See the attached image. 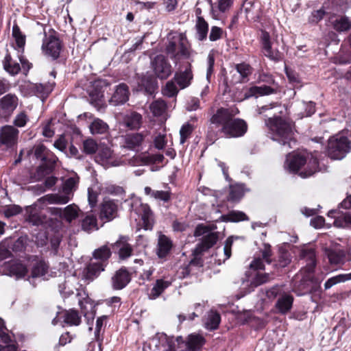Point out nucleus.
Wrapping results in <instances>:
<instances>
[{
    "label": "nucleus",
    "instance_id": "f3484780",
    "mask_svg": "<svg viewBox=\"0 0 351 351\" xmlns=\"http://www.w3.org/2000/svg\"><path fill=\"white\" fill-rule=\"evenodd\" d=\"M130 90L127 84L121 83L116 86L109 102L113 106L125 104L129 99Z\"/></svg>",
    "mask_w": 351,
    "mask_h": 351
},
{
    "label": "nucleus",
    "instance_id": "2f4dec72",
    "mask_svg": "<svg viewBox=\"0 0 351 351\" xmlns=\"http://www.w3.org/2000/svg\"><path fill=\"white\" fill-rule=\"evenodd\" d=\"M145 194L157 201H161L167 203L171 200V193L167 191L153 190L149 186H145L144 189Z\"/></svg>",
    "mask_w": 351,
    "mask_h": 351
},
{
    "label": "nucleus",
    "instance_id": "39448f33",
    "mask_svg": "<svg viewBox=\"0 0 351 351\" xmlns=\"http://www.w3.org/2000/svg\"><path fill=\"white\" fill-rule=\"evenodd\" d=\"M34 156L42 162V164L37 169L38 176H41L49 173L54 168L58 160L56 156L43 145L35 147Z\"/></svg>",
    "mask_w": 351,
    "mask_h": 351
},
{
    "label": "nucleus",
    "instance_id": "ea45409f",
    "mask_svg": "<svg viewBox=\"0 0 351 351\" xmlns=\"http://www.w3.org/2000/svg\"><path fill=\"white\" fill-rule=\"evenodd\" d=\"M31 90L37 97L43 98L47 97L52 90L53 85L51 84H34L30 87Z\"/></svg>",
    "mask_w": 351,
    "mask_h": 351
},
{
    "label": "nucleus",
    "instance_id": "aec40b11",
    "mask_svg": "<svg viewBox=\"0 0 351 351\" xmlns=\"http://www.w3.org/2000/svg\"><path fill=\"white\" fill-rule=\"evenodd\" d=\"M138 90L152 95L158 88L156 79L151 74L143 75L138 82Z\"/></svg>",
    "mask_w": 351,
    "mask_h": 351
},
{
    "label": "nucleus",
    "instance_id": "de8ad7c7",
    "mask_svg": "<svg viewBox=\"0 0 351 351\" xmlns=\"http://www.w3.org/2000/svg\"><path fill=\"white\" fill-rule=\"evenodd\" d=\"M82 228L87 232L98 230L96 217L93 214L87 215L82 220Z\"/></svg>",
    "mask_w": 351,
    "mask_h": 351
},
{
    "label": "nucleus",
    "instance_id": "f257e3e1",
    "mask_svg": "<svg viewBox=\"0 0 351 351\" xmlns=\"http://www.w3.org/2000/svg\"><path fill=\"white\" fill-rule=\"evenodd\" d=\"M238 112L237 109L220 108L212 115L207 130V138L211 143L221 134L226 138H238L246 133V123L243 119L234 118Z\"/></svg>",
    "mask_w": 351,
    "mask_h": 351
},
{
    "label": "nucleus",
    "instance_id": "9b49d317",
    "mask_svg": "<svg viewBox=\"0 0 351 351\" xmlns=\"http://www.w3.org/2000/svg\"><path fill=\"white\" fill-rule=\"evenodd\" d=\"M132 209L141 217L145 229H152L154 226V214L148 204L136 201L132 205Z\"/></svg>",
    "mask_w": 351,
    "mask_h": 351
},
{
    "label": "nucleus",
    "instance_id": "c03bdc74",
    "mask_svg": "<svg viewBox=\"0 0 351 351\" xmlns=\"http://www.w3.org/2000/svg\"><path fill=\"white\" fill-rule=\"evenodd\" d=\"M4 69L12 75L19 73L21 67L19 63L12 60L10 53H7L3 61Z\"/></svg>",
    "mask_w": 351,
    "mask_h": 351
},
{
    "label": "nucleus",
    "instance_id": "774afa93",
    "mask_svg": "<svg viewBox=\"0 0 351 351\" xmlns=\"http://www.w3.org/2000/svg\"><path fill=\"white\" fill-rule=\"evenodd\" d=\"M224 34L223 30L217 26H213L209 34V40L212 42L221 39Z\"/></svg>",
    "mask_w": 351,
    "mask_h": 351
},
{
    "label": "nucleus",
    "instance_id": "b1692460",
    "mask_svg": "<svg viewBox=\"0 0 351 351\" xmlns=\"http://www.w3.org/2000/svg\"><path fill=\"white\" fill-rule=\"evenodd\" d=\"M193 79L191 64L188 62L184 70L177 72L174 76V80L181 89L190 85Z\"/></svg>",
    "mask_w": 351,
    "mask_h": 351
},
{
    "label": "nucleus",
    "instance_id": "6e6552de",
    "mask_svg": "<svg viewBox=\"0 0 351 351\" xmlns=\"http://www.w3.org/2000/svg\"><path fill=\"white\" fill-rule=\"evenodd\" d=\"M78 180L77 176L70 177L63 184L62 193L47 195L43 198L50 204H65L72 198L73 191L77 189Z\"/></svg>",
    "mask_w": 351,
    "mask_h": 351
},
{
    "label": "nucleus",
    "instance_id": "3c124183",
    "mask_svg": "<svg viewBox=\"0 0 351 351\" xmlns=\"http://www.w3.org/2000/svg\"><path fill=\"white\" fill-rule=\"evenodd\" d=\"M48 265L44 261H38L34 264L32 269V278L44 277L48 271Z\"/></svg>",
    "mask_w": 351,
    "mask_h": 351
},
{
    "label": "nucleus",
    "instance_id": "393cba45",
    "mask_svg": "<svg viewBox=\"0 0 351 351\" xmlns=\"http://www.w3.org/2000/svg\"><path fill=\"white\" fill-rule=\"evenodd\" d=\"M28 238L27 236H21L14 241L12 239H6L1 243L0 250L3 247L8 246L14 252H22L25 250Z\"/></svg>",
    "mask_w": 351,
    "mask_h": 351
},
{
    "label": "nucleus",
    "instance_id": "bb28decb",
    "mask_svg": "<svg viewBox=\"0 0 351 351\" xmlns=\"http://www.w3.org/2000/svg\"><path fill=\"white\" fill-rule=\"evenodd\" d=\"M173 247L171 240L165 234L160 233L158 239L157 255L159 258H165L169 255Z\"/></svg>",
    "mask_w": 351,
    "mask_h": 351
},
{
    "label": "nucleus",
    "instance_id": "c85d7f7f",
    "mask_svg": "<svg viewBox=\"0 0 351 351\" xmlns=\"http://www.w3.org/2000/svg\"><path fill=\"white\" fill-rule=\"evenodd\" d=\"M97 160L107 165L117 167L121 165V162L112 158V152L107 147H100L97 149Z\"/></svg>",
    "mask_w": 351,
    "mask_h": 351
},
{
    "label": "nucleus",
    "instance_id": "13d9d810",
    "mask_svg": "<svg viewBox=\"0 0 351 351\" xmlns=\"http://www.w3.org/2000/svg\"><path fill=\"white\" fill-rule=\"evenodd\" d=\"M149 108L154 116H160L166 110V104L163 100H156L150 104Z\"/></svg>",
    "mask_w": 351,
    "mask_h": 351
},
{
    "label": "nucleus",
    "instance_id": "0eeeda50",
    "mask_svg": "<svg viewBox=\"0 0 351 351\" xmlns=\"http://www.w3.org/2000/svg\"><path fill=\"white\" fill-rule=\"evenodd\" d=\"M311 273L303 275L296 274L292 280V290L298 295H303L310 292H315L319 287V282L311 277Z\"/></svg>",
    "mask_w": 351,
    "mask_h": 351
},
{
    "label": "nucleus",
    "instance_id": "69168bd1",
    "mask_svg": "<svg viewBox=\"0 0 351 351\" xmlns=\"http://www.w3.org/2000/svg\"><path fill=\"white\" fill-rule=\"evenodd\" d=\"M162 91L165 95L171 97L177 95L178 89L173 81H169L166 84Z\"/></svg>",
    "mask_w": 351,
    "mask_h": 351
},
{
    "label": "nucleus",
    "instance_id": "8fccbe9b",
    "mask_svg": "<svg viewBox=\"0 0 351 351\" xmlns=\"http://www.w3.org/2000/svg\"><path fill=\"white\" fill-rule=\"evenodd\" d=\"M350 280H351V273L339 274L335 276H332L326 281L324 283V289L326 290L329 289L338 283L344 282Z\"/></svg>",
    "mask_w": 351,
    "mask_h": 351
},
{
    "label": "nucleus",
    "instance_id": "5fc2aeb1",
    "mask_svg": "<svg viewBox=\"0 0 351 351\" xmlns=\"http://www.w3.org/2000/svg\"><path fill=\"white\" fill-rule=\"evenodd\" d=\"M334 225L338 228H351V213L341 214L337 217Z\"/></svg>",
    "mask_w": 351,
    "mask_h": 351
},
{
    "label": "nucleus",
    "instance_id": "72a5a7b5",
    "mask_svg": "<svg viewBox=\"0 0 351 351\" xmlns=\"http://www.w3.org/2000/svg\"><path fill=\"white\" fill-rule=\"evenodd\" d=\"M142 122V116L136 112H132L125 115L123 118L124 125L130 130L139 128Z\"/></svg>",
    "mask_w": 351,
    "mask_h": 351
},
{
    "label": "nucleus",
    "instance_id": "0e129e2a",
    "mask_svg": "<svg viewBox=\"0 0 351 351\" xmlns=\"http://www.w3.org/2000/svg\"><path fill=\"white\" fill-rule=\"evenodd\" d=\"M90 103L95 106H99L103 101L104 94L101 90H95L90 93Z\"/></svg>",
    "mask_w": 351,
    "mask_h": 351
},
{
    "label": "nucleus",
    "instance_id": "423d86ee",
    "mask_svg": "<svg viewBox=\"0 0 351 351\" xmlns=\"http://www.w3.org/2000/svg\"><path fill=\"white\" fill-rule=\"evenodd\" d=\"M350 142L341 135H336L328 140L327 152L330 158L334 160L343 158L350 152Z\"/></svg>",
    "mask_w": 351,
    "mask_h": 351
},
{
    "label": "nucleus",
    "instance_id": "58836bf2",
    "mask_svg": "<svg viewBox=\"0 0 351 351\" xmlns=\"http://www.w3.org/2000/svg\"><path fill=\"white\" fill-rule=\"evenodd\" d=\"M90 131L92 134H103L108 132V125L99 118H95L90 126Z\"/></svg>",
    "mask_w": 351,
    "mask_h": 351
},
{
    "label": "nucleus",
    "instance_id": "7c9ffc66",
    "mask_svg": "<svg viewBox=\"0 0 351 351\" xmlns=\"http://www.w3.org/2000/svg\"><path fill=\"white\" fill-rule=\"evenodd\" d=\"M325 255L331 265H341L345 263L346 254L339 249L326 248Z\"/></svg>",
    "mask_w": 351,
    "mask_h": 351
},
{
    "label": "nucleus",
    "instance_id": "a211bd4d",
    "mask_svg": "<svg viewBox=\"0 0 351 351\" xmlns=\"http://www.w3.org/2000/svg\"><path fill=\"white\" fill-rule=\"evenodd\" d=\"M61 319H63L64 324L69 326H78L81 323V317L78 312L73 309L59 313L52 320V324L56 325Z\"/></svg>",
    "mask_w": 351,
    "mask_h": 351
},
{
    "label": "nucleus",
    "instance_id": "412c9836",
    "mask_svg": "<svg viewBox=\"0 0 351 351\" xmlns=\"http://www.w3.org/2000/svg\"><path fill=\"white\" fill-rule=\"evenodd\" d=\"M143 141L144 136L141 133L128 134L123 137V144L122 146L128 149L138 152L142 148Z\"/></svg>",
    "mask_w": 351,
    "mask_h": 351
},
{
    "label": "nucleus",
    "instance_id": "a19ab883",
    "mask_svg": "<svg viewBox=\"0 0 351 351\" xmlns=\"http://www.w3.org/2000/svg\"><path fill=\"white\" fill-rule=\"evenodd\" d=\"M221 219L225 222H239L249 220L247 216L242 211L232 210L226 215L221 216Z\"/></svg>",
    "mask_w": 351,
    "mask_h": 351
},
{
    "label": "nucleus",
    "instance_id": "cd10ccee",
    "mask_svg": "<svg viewBox=\"0 0 351 351\" xmlns=\"http://www.w3.org/2000/svg\"><path fill=\"white\" fill-rule=\"evenodd\" d=\"M277 86L274 88L269 86H253L249 88L245 92V98L247 99L252 97H258V96L267 95L276 93Z\"/></svg>",
    "mask_w": 351,
    "mask_h": 351
},
{
    "label": "nucleus",
    "instance_id": "864d4df0",
    "mask_svg": "<svg viewBox=\"0 0 351 351\" xmlns=\"http://www.w3.org/2000/svg\"><path fill=\"white\" fill-rule=\"evenodd\" d=\"M335 29L338 32H345L351 29V19L344 16L337 19L334 24Z\"/></svg>",
    "mask_w": 351,
    "mask_h": 351
},
{
    "label": "nucleus",
    "instance_id": "4c0bfd02",
    "mask_svg": "<svg viewBox=\"0 0 351 351\" xmlns=\"http://www.w3.org/2000/svg\"><path fill=\"white\" fill-rule=\"evenodd\" d=\"M204 343V339L201 335L191 334L187 338L186 343H185V350L195 351L199 349Z\"/></svg>",
    "mask_w": 351,
    "mask_h": 351
},
{
    "label": "nucleus",
    "instance_id": "f8f14e48",
    "mask_svg": "<svg viewBox=\"0 0 351 351\" xmlns=\"http://www.w3.org/2000/svg\"><path fill=\"white\" fill-rule=\"evenodd\" d=\"M152 66L158 78L167 79L171 73V66L163 55L156 56L152 60Z\"/></svg>",
    "mask_w": 351,
    "mask_h": 351
},
{
    "label": "nucleus",
    "instance_id": "ddd939ff",
    "mask_svg": "<svg viewBox=\"0 0 351 351\" xmlns=\"http://www.w3.org/2000/svg\"><path fill=\"white\" fill-rule=\"evenodd\" d=\"M118 208V201L107 197L104 198L100 205V218L111 221L117 216Z\"/></svg>",
    "mask_w": 351,
    "mask_h": 351
},
{
    "label": "nucleus",
    "instance_id": "09e8293b",
    "mask_svg": "<svg viewBox=\"0 0 351 351\" xmlns=\"http://www.w3.org/2000/svg\"><path fill=\"white\" fill-rule=\"evenodd\" d=\"M220 321V315L216 311H211L208 313L204 325L208 330H215L218 328Z\"/></svg>",
    "mask_w": 351,
    "mask_h": 351
},
{
    "label": "nucleus",
    "instance_id": "20e7f679",
    "mask_svg": "<svg viewBox=\"0 0 351 351\" xmlns=\"http://www.w3.org/2000/svg\"><path fill=\"white\" fill-rule=\"evenodd\" d=\"M165 50L176 64L182 59L190 60L193 52L185 34L176 32L168 34Z\"/></svg>",
    "mask_w": 351,
    "mask_h": 351
},
{
    "label": "nucleus",
    "instance_id": "7ed1b4c3",
    "mask_svg": "<svg viewBox=\"0 0 351 351\" xmlns=\"http://www.w3.org/2000/svg\"><path fill=\"white\" fill-rule=\"evenodd\" d=\"M265 123L273 135V140L278 141L283 146L291 147L293 140L294 123L289 119L279 117L269 118Z\"/></svg>",
    "mask_w": 351,
    "mask_h": 351
},
{
    "label": "nucleus",
    "instance_id": "e2e57ef3",
    "mask_svg": "<svg viewBox=\"0 0 351 351\" xmlns=\"http://www.w3.org/2000/svg\"><path fill=\"white\" fill-rule=\"evenodd\" d=\"M218 237L215 233H208L202 241L203 247L208 249L213 246L217 241Z\"/></svg>",
    "mask_w": 351,
    "mask_h": 351
},
{
    "label": "nucleus",
    "instance_id": "680f3d73",
    "mask_svg": "<svg viewBox=\"0 0 351 351\" xmlns=\"http://www.w3.org/2000/svg\"><path fill=\"white\" fill-rule=\"evenodd\" d=\"M13 36L15 38L16 45L19 47V52H23V47L25 44V38L24 36L21 34L17 27H13Z\"/></svg>",
    "mask_w": 351,
    "mask_h": 351
},
{
    "label": "nucleus",
    "instance_id": "c756f323",
    "mask_svg": "<svg viewBox=\"0 0 351 351\" xmlns=\"http://www.w3.org/2000/svg\"><path fill=\"white\" fill-rule=\"evenodd\" d=\"M293 302V297L287 293H282L276 303V308L281 314L287 313L292 308Z\"/></svg>",
    "mask_w": 351,
    "mask_h": 351
},
{
    "label": "nucleus",
    "instance_id": "4d7b16f0",
    "mask_svg": "<svg viewBox=\"0 0 351 351\" xmlns=\"http://www.w3.org/2000/svg\"><path fill=\"white\" fill-rule=\"evenodd\" d=\"M152 342L155 343L156 346H157L158 342L166 343V345L164 346L165 348L164 351H176L175 346L171 344V341H170L164 333L158 334L156 338L154 339Z\"/></svg>",
    "mask_w": 351,
    "mask_h": 351
},
{
    "label": "nucleus",
    "instance_id": "79ce46f5",
    "mask_svg": "<svg viewBox=\"0 0 351 351\" xmlns=\"http://www.w3.org/2000/svg\"><path fill=\"white\" fill-rule=\"evenodd\" d=\"M193 309L194 311H193L191 313H189L187 315L184 314H180L178 317V319L180 323H182L184 321L189 319V320H193L195 317H199L201 315H202L204 311V304L203 303H195L193 305Z\"/></svg>",
    "mask_w": 351,
    "mask_h": 351
},
{
    "label": "nucleus",
    "instance_id": "9d476101",
    "mask_svg": "<svg viewBox=\"0 0 351 351\" xmlns=\"http://www.w3.org/2000/svg\"><path fill=\"white\" fill-rule=\"evenodd\" d=\"M252 71L253 69L249 64L245 62L235 64L230 72L231 75V82L233 84L247 82Z\"/></svg>",
    "mask_w": 351,
    "mask_h": 351
},
{
    "label": "nucleus",
    "instance_id": "603ef678",
    "mask_svg": "<svg viewBox=\"0 0 351 351\" xmlns=\"http://www.w3.org/2000/svg\"><path fill=\"white\" fill-rule=\"evenodd\" d=\"M28 215L27 216V220L34 226H39L45 222V218L38 214L37 210L35 208H29L27 210Z\"/></svg>",
    "mask_w": 351,
    "mask_h": 351
},
{
    "label": "nucleus",
    "instance_id": "5701e85b",
    "mask_svg": "<svg viewBox=\"0 0 351 351\" xmlns=\"http://www.w3.org/2000/svg\"><path fill=\"white\" fill-rule=\"evenodd\" d=\"M5 274L16 279L23 278L27 274V266L21 261H12L9 263L6 267Z\"/></svg>",
    "mask_w": 351,
    "mask_h": 351
},
{
    "label": "nucleus",
    "instance_id": "e433bc0d",
    "mask_svg": "<svg viewBox=\"0 0 351 351\" xmlns=\"http://www.w3.org/2000/svg\"><path fill=\"white\" fill-rule=\"evenodd\" d=\"M171 282L162 279L157 280L155 285L148 293V298L150 300H155L170 286Z\"/></svg>",
    "mask_w": 351,
    "mask_h": 351
},
{
    "label": "nucleus",
    "instance_id": "dca6fc26",
    "mask_svg": "<svg viewBox=\"0 0 351 351\" xmlns=\"http://www.w3.org/2000/svg\"><path fill=\"white\" fill-rule=\"evenodd\" d=\"M51 214L65 219L68 222H71L78 216V207L73 204L67 206L64 209L60 208H50Z\"/></svg>",
    "mask_w": 351,
    "mask_h": 351
},
{
    "label": "nucleus",
    "instance_id": "6ab92c4d",
    "mask_svg": "<svg viewBox=\"0 0 351 351\" xmlns=\"http://www.w3.org/2000/svg\"><path fill=\"white\" fill-rule=\"evenodd\" d=\"M19 130L12 125L2 127L0 133V142L8 147L14 145L18 138Z\"/></svg>",
    "mask_w": 351,
    "mask_h": 351
},
{
    "label": "nucleus",
    "instance_id": "f03ea898",
    "mask_svg": "<svg viewBox=\"0 0 351 351\" xmlns=\"http://www.w3.org/2000/svg\"><path fill=\"white\" fill-rule=\"evenodd\" d=\"M317 152L313 154L306 151L289 154L287 156L285 168L290 172L297 173L306 178L319 171Z\"/></svg>",
    "mask_w": 351,
    "mask_h": 351
},
{
    "label": "nucleus",
    "instance_id": "6e6d98bb",
    "mask_svg": "<svg viewBox=\"0 0 351 351\" xmlns=\"http://www.w3.org/2000/svg\"><path fill=\"white\" fill-rule=\"evenodd\" d=\"M194 129L195 125L189 122L184 123L181 127L180 130L181 144H184L186 142V141L190 137Z\"/></svg>",
    "mask_w": 351,
    "mask_h": 351
},
{
    "label": "nucleus",
    "instance_id": "a878e982",
    "mask_svg": "<svg viewBox=\"0 0 351 351\" xmlns=\"http://www.w3.org/2000/svg\"><path fill=\"white\" fill-rule=\"evenodd\" d=\"M300 258L306 262V270L308 273L313 271L316 265L315 250L310 247H304L300 251Z\"/></svg>",
    "mask_w": 351,
    "mask_h": 351
},
{
    "label": "nucleus",
    "instance_id": "338daca9",
    "mask_svg": "<svg viewBox=\"0 0 351 351\" xmlns=\"http://www.w3.org/2000/svg\"><path fill=\"white\" fill-rule=\"evenodd\" d=\"M269 275L268 274H257L251 281V285L253 287H258L263 283L268 282Z\"/></svg>",
    "mask_w": 351,
    "mask_h": 351
},
{
    "label": "nucleus",
    "instance_id": "49530a36",
    "mask_svg": "<svg viewBox=\"0 0 351 351\" xmlns=\"http://www.w3.org/2000/svg\"><path fill=\"white\" fill-rule=\"evenodd\" d=\"M261 40L264 54L270 59H276V54L271 49V45L269 33L267 32H263L262 33Z\"/></svg>",
    "mask_w": 351,
    "mask_h": 351
},
{
    "label": "nucleus",
    "instance_id": "a18cd8bd",
    "mask_svg": "<svg viewBox=\"0 0 351 351\" xmlns=\"http://www.w3.org/2000/svg\"><path fill=\"white\" fill-rule=\"evenodd\" d=\"M111 255V252L110 249L106 246L104 245L100 248L95 250L93 252V259L94 261L102 262L105 264V267L107 264V261L110 258Z\"/></svg>",
    "mask_w": 351,
    "mask_h": 351
},
{
    "label": "nucleus",
    "instance_id": "4be33fe9",
    "mask_svg": "<svg viewBox=\"0 0 351 351\" xmlns=\"http://www.w3.org/2000/svg\"><path fill=\"white\" fill-rule=\"evenodd\" d=\"M131 276L125 268H121L112 277V286L114 289L121 290L130 282Z\"/></svg>",
    "mask_w": 351,
    "mask_h": 351
},
{
    "label": "nucleus",
    "instance_id": "1a4fd4ad",
    "mask_svg": "<svg viewBox=\"0 0 351 351\" xmlns=\"http://www.w3.org/2000/svg\"><path fill=\"white\" fill-rule=\"evenodd\" d=\"M45 38L43 41L42 49L45 55L57 59L60 53L62 45L57 33L53 29H50L48 33L44 30Z\"/></svg>",
    "mask_w": 351,
    "mask_h": 351
},
{
    "label": "nucleus",
    "instance_id": "2eb2a0df",
    "mask_svg": "<svg viewBox=\"0 0 351 351\" xmlns=\"http://www.w3.org/2000/svg\"><path fill=\"white\" fill-rule=\"evenodd\" d=\"M0 339L3 343L0 344V351H17L16 342L5 327L3 321L0 324Z\"/></svg>",
    "mask_w": 351,
    "mask_h": 351
},
{
    "label": "nucleus",
    "instance_id": "473e14b6",
    "mask_svg": "<svg viewBox=\"0 0 351 351\" xmlns=\"http://www.w3.org/2000/svg\"><path fill=\"white\" fill-rule=\"evenodd\" d=\"M18 97L14 94H7L0 99V106L6 112H12L18 106Z\"/></svg>",
    "mask_w": 351,
    "mask_h": 351
},
{
    "label": "nucleus",
    "instance_id": "f704fd0d",
    "mask_svg": "<svg viewBox=\"0 0 351 351\" xmlns=\"http://www.w3.org/2000/svg\"><path fill=\"white\" fill-rule=\"evenodd\" d=\"M262 258H255L250 265V268L253 269H264V262L267 263H271V250L269 246H265V248L262 254Z\"/></svg>",
    "mask_w": 351,
    "mask_h": 351
},
{
    "label": "nucleus",
    "instance_id": "c9c22d12",
    "mask_svg": "<svg viewBox=\"0 0 351 351\" xmlns=\"http://www.w3.org/2000/svg\"><path fill=\"white\" fill-rule=\"evenodd\" d=\"M196 38L199 41L206 39L208 32V24L202 16H198L195 23Z\"/></svg>",
    "mask_w": 351,
    "mask_h": 351
},
{
    "label": "nucleus",
    "instance_id": "bf43d9fd",
    "mask_svg": "<svg viewBox=\"0 0 351 351\" xmlns=\"http://www.w3.org/2000/svg\"><path fill=\"white\" fill-rule=\"evenodd\" d=\"M116 245L119 247V254L121 258L124 259L130 256L132 251L130 245L121 242L117 243Z\"/></svg>",
    "mask_w": 351,
    "mask_h": 351
},
{
    "label": "nucleus",
    "instance_id": "4468645a",
    "mask_svg": "<svg viewBox=\"0 0 351 351\" xmlns=\"http://www.w3.org/2000/svg\"><path fill=\"white\" fill-rule=\"evenodd\" d=\"M105 267V264L102 262L90 260L83 270V279L88 282L93 281L99 276L101 271H104Z\"/></svg>",
    "mask_w": 351,
    "mask_h": 351
},
{
    "label": "nucleus",
    "instance_id": "052dcab7",
    "mask_svg": "<svg viewBox=\"0 0 351 351\" xmlns=\"http://www.w3.org/2000/svg\"><path fill=\"white\" fill-rule=\"evenodd\" d=\"M84 152L87 154H95L98 149L97 143L93 139H87L83 143Z\"/></svg>",
    "mask_w": 351,
    "mask_h": 351
},
{
    "label": "nucleus",
    "instance_id": "37998d69",
    "mask_svg": "<svg viewBox=\"0 0 351 351\" xmlns=\"http://www.w3.org/2000/svg\"><path fill=\"white\" fill-rule=\"evenodd\" d=\"M244 193L245 189L243 184H237L231 185L230 186L228 200L233 202H237L242 198Z\"/></svg>",
    "mask_w": 351,
    "mask_h": 351
}]
</instances>
